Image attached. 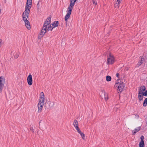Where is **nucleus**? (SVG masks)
<instances>
[{
    "mask_svg": "<svg viewBox=\"0 0 147 147\" xmlns=\"http://www.w3.org/2000/svg\"><path fill=\"white\" fill-rule=\"evenodd\" d=\"M40 37V36H38V38H39V37Z\"/></svg>",
    "mask_w": 147,
    "mask_h": 147,
    "instance_id": "34",
    "label": "nucleus"
},
{
    "mask_svg": "<svg viewBox=\"0 0 147 147\" xmlns=\"http://www.w3.org/2000/svg\"><path fill=\"white\" fill-rule=\"evenodd\" d=\"M142 96H147V90L145 91V92H142Z\"/></svg>",
    "mask_w": 147,
    "mask_h": 147,
    "instance_id": "20",
    "label": "nucleus"
},
{
    "mask_svg": "<svg viewBox=\"0 0 147 147\" xmlns=\"http://www.w3.org/2000/svg\"><path fill=\"white\" fill-rule=\"evenodd\" d=\"M32 0H27V1L26 4L25 11L23 12H25V13L28 15V13H30V9L31 7Z\"/></svg>",
    "mask_w": 147,
    "mask_h": 147,
    "instance_id": "3",
    "label": "nucleus"
},
{
    "mask_svg": "<svg viewBox=\"0 0 147 147\" xmlns=\"http://www.w3.org/2000/svg\"><path fill=\"white\" fill-rule=\"evenodd\" d=\"M73 125L75 128H76V126H78V122L75 119L74 120V122L73 123Z\"/></svg>",
    "mask_w": 147,
    "mask_h": 147,
    "instance_id": "15",
    "label": "nucleus"
},
{
    "mask_svg": "<svg viewBox=\"0 0 147 147\" xmlns=\"http://www.w3.org/2000/svg\"><path fill=\"white\" fill-rule=\"evenodd\" d=\"M144 141H141L139 143L140 147H144Z\"/></svg>",
    "mask_w": 147,
    "mask_h": 147,
    "instance_id": "16",
    "label": "nucleus"
},
{
    "mask_svg": "<svg viewBox=\"0 0 147 147\" xmlns=\"http://www.w3.org/2000/svg\"><path fill=\"white\" fill-rule=\"evenodd\" d=\"M39 1H38V3L37 4V6L38 7L39 6Z\"/></svg>",
    "mask_w": 147,
    "mask_h": 147,
    "instance_id": "31",
    "label": "nucleus"
},
{
    "mask_svg": "<svg viewBox=\"0 0 147 147\" xmlns=\"http://www.w3.org/2000/svg\"><path fill=\"white\" fill-rule=\"evenodd\" d=\"M2 42V40L1 39H0V47L1 46V42Z\"/></svg>",
    "mask_w": 147,
    "mask_h": 147,
    "instance_id": "30",
    "label": "nucleus"
},
{
    "mask_svg": "<svg viewBox=\"0 0 147 147\" xmlns=\"http://www.w3.org/2000/svg\"><path fill=\"white\" fill-rule=\"evenodd\" d=\"M111 80V77L109 76H107L106 77V80L108 82L110 81Z\"/></svg>",
    "mask_w": 147,
    "mask_h": 147,
    "instance_id": "18",
    "label": "nucleus"
},
{
    "mask_svg": "<svg viewBox=\"0 0 147 147\" xmlns=\"http://www.w3.org/2000/svg\"><path fill=\"white\" fill-rule=\"evenodd\" d=\"M119 74L118 73H117L116 74V76L118 78H119Z\"/></svg>",
    "mask_w": 147,
    "mask_h": 147,
    "instance_id": "29",
    "label": "nucleus"
},
{
    "mask_svg": "<svg viewBox=\"0 0 147 147\" xmlns=\"http://www.w3.org/2000/svg\"><path fill=\"white\" fill-rule=\"evenodd\" d=\"M141 128V127L140 126L137 127V129H135L134 130H133V135H135L137 132L139 131Z\"/></svg>",
    "mask_w": 147,
    "mask_h": 147,
    "instance_id": "12",
    "label": "nucleus"
},
{
    "mask_svg": "<svg viewBox=\"0 0 147 147\" xmlns=\"http://www.w3.org/2000/svg\"><path fill=\"white\" fill-rule=\"evenodd\" d=\"M143 105V106L145 107L147 105V98H146L144 101Z\"/></svg>",
    "mask_w": 147,
    "mask_h": 147,
    "instance_id": "17",
    "label": "nucleus"
},
{
    "mask_svg": "<svg viewBox=\"0 0 147 147\" xmlns=\"http://www.w3.org/2000/svg\"><path fill=\"white\" fill-rule=\"evenodd\" d=\"M115 86L116 87H118L117 91L119 92H121L123 90L125 86L124 84L122 82L116 83Z\"/></svg>",
    "mask_w": 147,
    "mask_h": 147,
    "instance_id": "4",
    "label": "nucleus"
},
{
    "mask_svg": "<svg viewBox=\"0 0 147 147\" xmlns=\"http://www.w3.org/2000/svg\"><path fill=\"white\" fill-rule=\"evenodd\" d=\"M51 19V17H50L49 18H47L42 28L40 33V34L41 36V37H42L47 32V26L50 24Z\"/></svg>",
    "mask_w": 147,
    "mask_h": 147,
    "instance_id": "1",
    "label": "nucleus"
},
{
    "mask_svg": "<svg viewBox=\"0 0 147 147\" xmlns=\"http://www.w3.org/2000/svg\"><path fill=\"white\" fill-rule=\"evenodd\" d=\"M142 95H138V98L140 101H141L143 100V97Z\"/></svg>",
    "mask_w": 147,
    "mask_h": 147,
    "instance_id": "19",
    "label": "nucleus"
},
{
    "mask_svg": "<svg viewBox=\"0 0 147 147\" xmlns=\"http://www.w3.org/2000/svg\"><path fill=\"white\" fill-rule=\"evenodd\" d=\"M53 28V26H52L51 24L50 25V24H49L47 26V31H48L49 30L51 31Z\"/></svg>",
    "mask_w": 147,
    "mask_h": 147,
    "instance_id": "14",
    "label": "nucleus"
},
{
    "mask_svg": "<svg viewBox=\"0 0 147 147\" xmlns=\"http://www.w3.org/2000/svg\"><path fill=\"white\" fill-rule=\"evenodd\" d=\"M19 55L18 53H16L14 56V58L15 59H17L18 58Z\"/></svg>",
    "mask_w": 147,
    "mask_h": 147,
    "instance_id": "23",
    "label": "nucleus"
},
{
    "mask_svg": "<svg viewBox=\"0 0 147 147\" xmlns=\"http://www.w3.org/2000/svg\"><path fill=\"white\" fill-rule=\"evenodd\" d=\"M117 2L118 3H120L121 2V0H117Z\"/></svg>",
    "mask_w": 147,
    "mask_h": 147,
    "instance_id": "32",
    "label": "nucleus"
},
{
    "mask_svg": "<svg viewBox=\"0 0 147 147\" xmlns=\"http://www.w3.org/2000/svg\"><path fill=\"white\" fill-rule=\"evenodd\" d=\"M144 61V58L143 57H141L140 61H139L138 64H137V65L138 67L140 66L141 64L143 63Z\"/></svg>",
    "mask_w": 147,
    "mask_h": 147,
    "instance_id": "11",
    "label": "nucleus"
},
{
    "mask_svg": "<svg viewBox=\"0 0 147 147\" xmlns=\"http://www.w3.org/2000/svg\"><path fill=\"white\" fill-rule=\"evenodd\" d=\"M59 24V22L58 21H55L53 22L52 23L51 25L53 26V28L57 27Z\"/></svg>",
    "mask_w": 147,
    "mask_h": 147,
    "instance_id": "10",
    "label": "nucleus"
},
{
    "mask_svg": "<svg viewBox=\"0 0 147 147\" xmlns=\"http://www.w3.org/2000/svg\"><path fill=\"white\" fill-rule=\"evenodd\" d=\"M30 13H28V15L26 13H25V12H23L22 16L23 20L25 22V26H26L27 28L29 30L30 28V26L29 22L27 20L26 17L28 18Z\"/></svg>",
    "mask_w": 147,
    "mask_h": 147,
    "instance_id": "2",
    "label": "nucleus"
},
{
    "mask_svg": "<svg viewBox=\"0 0 147 147\" xmlns=\"http://www.w3.org/2000/svg\"><path fill=\"white\" fill-rule=\"evenodd\" d=\"M107 64H113L114 62V58L113 56L111 54H109V57L107 59Z\"/></svg>",
    "mask_w": 147,
    "mask_h": 147,
    "instance_id": "5",
    "label": "nucleus"
},
{
    "mask_svg": "<svg viewBox=\"0 0 147 147\" xmlns=\"http://www.w3.org/2000/svg\"><path fill=\"white\" fill-rule=\"evenodd\" d=\"M76 129L78 133H81V131L80 130V129L79 128L78 126H76L75 128Z\"/></svg>",
    "mask_w": 147,
    "mask_h": 147,
    "instance_id": "22",
    "label": "nucleus"
},
{
    "mask_svg": "<svg viewBox=\"0 0 147 147\" xmlns=\"http://www.w3.org/2000/svg\"><path fill=\"white\" fill-rule=\"evenodd\" d=\"M139 90L141 91L142 92H144L146 90V87L144 86H141Z\"/></svg>",
    "mask_w": 147,
    "mask_h": 147,
    "instance_id": "13",
    "label": "nucleus"
},
{
    "mask_svg": "<svg viewBox=\"0 0 147 147\" xmlns=\"http://www.w3.org/2000/svg\"><path fill=\"white\" fill-rule=\"evenodd\" d=\"M142 92L141 91H140L139 90V91H138V95H142Z\"/></svg>",
    "mask_w": 147,
    "mask_h": 147,
    "instance_id": "28",
    "label": "nucleus"
},
{
    "mask_svg": "<svg viewBox=\"0 0 147 147\" xmlns=\"http://www.w3.org/2000/svg\"><path fill=\"white\" fill-rule=\"evenodd\" d=\"M44 103V102L39 101L38 104V113H40L42 111Z\"/></svg>",
    "mask_w": 147,
    "mask_h": 147,
    "instance_id": "6",
    "label": "nucleus"
},
{
    "mask_svg": "<svg viewBox=\"0 0 147 147\" xmlns=\"http://www.w3.org/2000/svg\"><path fill=\"white\" fill-rule=\"evenodd\" d=\"M30 130L32 131L33 132H34V130L32 127H31L30 128Z\"/></svg>",
    "mask_w": 147,
    "mask_h": 147,
    "instance_id": "27",
    "label": "nucleus"
},
{
    "mask_svg": "<svg viewBox=\"0 0 147 147\" xmlns=\"http://www.w3.org/2000/svg\"><path fill=\"white\" fill-rule=\"evenodd\" d=\"M92 3L94 5H97V2L94 0H92Z\"/></svg>",
    "mask_w": 147,
    "mask_h": 147,
    "instance_id": "24",
    "label": "nucleus"
},
{
    "mask_svg": "<svg viewBox=\"0 0 147 147\" xmlns=\"http://www.w3.org/2000/svg\"><path fill=\"white\" fill-rule=\"evenodd\" d=\"M144 137L143 136H141L140 137L141 141H144Z\"/></svg>",
    "mask_w": 147,
    "mask_h": 147,
    "instance_id": "26",
    "label": "nucleus"
},
{
    "mask_svg": "<svg viewBox=\"0 0 147 147\" xmlns=\"http://www.w3.org/2000/svg\"><path fill=\"white\" fill-rule=\"evenodd\" d=\"M27 82L29 85H31L32 84V76L31 74H29L27 78Z\"/></svg>",
    "mask_w": 147,
    "mask_h": 147,
    "instance_id": "8",
    "label": "nucleus"
},
{
    "mask_svg": "<svg viewBox=\"0 0 147 147\" xmlns=\"http://www.w3.org/2000/svg\"><path fill=\"white\" fill-rule=\"evenodd\" d=\"M80 134V135L82 137V138L83 139H84V138L85 137V135L83 134V133H82V132L81 131V133H79Z\"/></svg>",
    "mask_w": 147,
    "mask_h": 147,
    "instance_id": "21",
    "label": "nucleus"
},
{
    "mask_svg": "<svg viewBox=\"0 0 147 147\" xmlns=\"http://www.w3.org/2000/svg\"><path fill=\"white\" fill-rule=\"evenodd\" d=\"M5 79L2 76L0 77V93H1L2 89L4 86Z\"/></svg>",
    "mask_w": 147,
    "mask_h": 147,
    "instance_id": "7",
    "label": "nucleus"
},
{
    "mask_svg": "<svg viewBox=\"0 0 147 147\" xmlns=\"http://www.w3.org/2000/svg\"><path fill=\"white\" fill-rule=\"evenodd\" d=\"M105 99L106 100H107L108 99V98H107V99L106 98H105Z\"/></svg>",
    "mask_w": 147,
    "mask_h": 147,
    "instance_id": "33",
    "label": "nucleus"
},
{
    "mask_svg": "<svg viewBox=\"0 0 147 147\" xmlns=\"http://www.w3.org/2000/svg\"><path fill=\"white\" fill-rule=\"evenodd\" d=\"M40 99L39 101H41V102H44V93L42 92L40 94Z\"/></svg>",
    "mask_w": 147,
    "mask_h": 147,
    "instance_id": "9",
    "label": "nucleus"
},
{
    "mask_svg": "<svg viewBox=\"0 0 147 147\" xmlns=\"http://www.w3.org/2000/svg\"><path fill=\"white\" fill-rule=\"evenodd\" d=\"M119 3H118L117 4L116 3L115 4V7H119Z\"/></svg>",
    "mask_w": 147,
    "mask_h": 147,
    "instance_id": "25",
    "label": "nucleus"
}]
</instances>
